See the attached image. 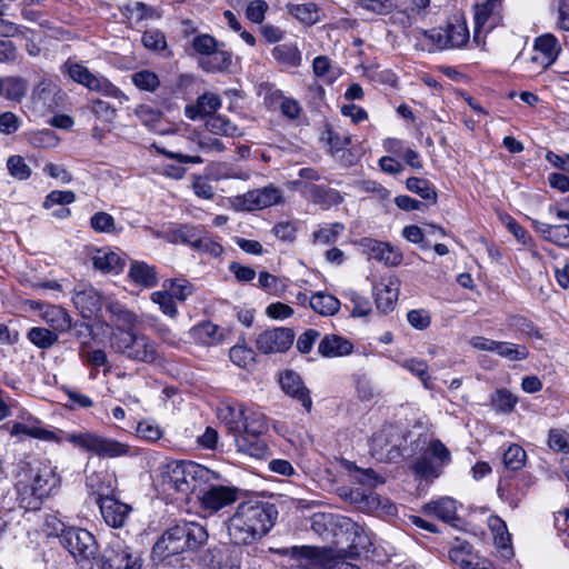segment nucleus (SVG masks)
<instances>
[{
  "label": "nucleus",
  "mask_w": 569,
  "mask_h": 569,
  "mask_svg": "<svg viewBox=\"0 0 569 569\" xmlns=\"http://www.w3.org/2000/svg\"><path fill=\"white\" fill-rule=\"evenodd\" d=\"M16 499L20 508L39 510L48 497L61 486L56 468L37 460H19L13 470Z\"/></svg>",
  "instance_id": "f257e3e1"
},
{
  "label": "nucleus",
  "mask_w": 569,
  "mask_h": 569,
  "mask_svg": "<svg viewBox=\"0 0 569 569\" xmlns=\"http://www.w3.org/2000/svg\"><path fill=\"white\" fill-rule=\"evenodd\" d=\"M11 433L19 436L24 435L43 441L61 442L63 440L72 443L74 447L93 453L100 458H118L129 453V446L116 439L100 436L90 431L63 433L60 437L52 430H48L41 426L38 420H27L17 422L11 428Z\"/></svg>",
  "instance_id": "f03ea898"
},
{
  "label": "nucleus",
  "mask_w": 569,
  "mask_h": 569,
  "mask_svg": "<svg viewBox=\"0 0 569 569\" xmlns=\"http://www.w3.org/2000/svg\"><path fill=\"white\" fill-rule=\"evenodd\" d=\"M278 511L268 502H242L229 519L228 533L234 545H249L274 526Z\"/></svg>",
  "instance_id": "7ed1b4c3"
},
{
  "label": "nucleus",
  "mask_w": 569,
  "mask_h": 569,
  "mask_svg": "<svg viewBox=\"0 0 569 569\" xmlns=\"http://www.w3.org/2000/svg\"><path fill=\"white\" fill-rule=\"evenodd\" d=\"M160 478L163 490L188 496L210 481L218 480L219 475L192 461L172 460L160 467Z\"/></svg>",
  "instance_id": "20e7f679"
},
{
  "label": "nucleus",
  "mask_w": 569,
  "mask_h": 569,
  "mask_svg": "<svg viewBox=\"0 0 569 569\" xmlns=\"http://www.w3.org/2000/svg\"><path fill=\"white\" fill-rule=\"evenodd\" d=\"M207 540L208 532L202 525L182 521L164 531L154 543L152 555L162 560L189 550H197Z\"/></svg>",
  "instance_id": "39448f33"
},
{
  "label": "nucleus",
  "mask_w": 569,
  "mask_h": 569,
  "mask_svg": "<svg viewBox=\"0 0 569 569\" xmlns=\"http://www.w3.org/2000/svg\"><path fill=\"white\" fill-rule=\"evenodd\" d=\"M416 33L422 49L429 52L460 49L470 39L467 22L461 17H455L445 27L430 30L418 29Z\"/></svg>",
  "instance_id": "423d86ee"
},
{
  "label": "nucleus",
  "mask_w": 569,
  "mask_h": 569,
  "mask_svg": "<svg viewBox=\"0 0 569 569\" xmlns=\"http://www.w3.org/2000/svg\"><path fill=\"white\" fill-rule=\"evenodd\" d=\"M110 348L129 360L153 363L159 358L157 345L147 335L124 328H113L109 337Z\"/></svg>",
  "instance_id": "0eeeda50"
},
{
  "label": "nucleus",
  "mask_w": 569,
  "mask_h": 569,
  "mask_svg": "<svg viewBox=\"0 0 569 569\" xmlns=\"http://www.w3.org/2000/svg\"><path fill=\"white\" fill-rule=\"evenodd\" d=\"M190 46L191 56L201 57L200 67L207 72L227 70L232 63V53L226 49L224 43L219 42L213 36L200 33L194 36Z\"/></svg>",
  "instance_id": "6e6552de"
},
{
  "label": "nucleus",
  "mask_w": 569,
  "mask_h": 569,
  "mask_svg": "<svg viewBox=\"0 0 569 569\" xmlns=\"http://www.w3.org/2000/svg\"><path fill=\"white\" fill-rule=\"evenodd\" d=\"M246 408L240 405H222L218 408V417L233 435L236 446L239 451L253 457L261 456L266 450L263 441L247 442V437L241 435V426L243 423Z\"/></svg>",
  "instance_id": "1a4fd4ad"
},
{
  "label": "nucleus",
  "mask_w": 569,
  "mask_h": 569,
  "mask_svg": "<svg viewBox=\"0 0 569 569\" xmlns=\"http://www.w3.org/2000/svg\"><path fill=\"white\" fill-rule=\"evenodd\" d=\"M60 541L62 546L80 561H90L98 552V545L94 536L86 529L69 527L64 528L63 523H60Z\"/></svg>",
  "instance_id": "9d476101"
},
{
  "label": "nucleus",
  "mask_w": 569,
  "mask_h": 569,
  "mask_svg": "<svg viewBox=\"0 0 569 569\" xmlns=\"http://www.w3.org/2000/svg\"><path fill=\"white\" fill-rule=\"evenodd\" d=\"M401 436L397 427L387 425L370 439V453L381 462L396 461L401 457Z\"/></svg>",
  "instance_id": "9b49d317"
},
{
  "label": "nucleus",
  "mask_w": 569,
  "mask_h": 569,
  "mask_svg": "<svg viewBox=\"0 0 569 569\" xmlns=\"http://www.w3.org/2000/svg\"><path fill=\"white\" fill-rule=\"evenodd\" d=\"M282 200L281 190L269 184L232 198L231 204L236 210L253 211L279 204Z\"/></svg>",
  "instance_id": "f8f14e48"
},
{
  "label": "nucleus",
  "mask_w": 569,
  "mask_h": 569,
  "mask_svg": "<svg viewBox=\"0 0 569 569\" xmlns=\"http://www.w3.org/2000/svg\"><path fill=\"white\" fill-rule=\"evenodd\" d=\"M140 556L123 542L116 540L103 550L99 569H141Z\"/></svg>",
  "instance_id": "ddd939ff"
},
{
  "label": "nucleus",
  "mask_w": 569,
  "mask_h": 569,
  "mask_svg": "<svg viewBox=\"0 0 569 569\" xmlns=\"http://www.w3.org/2000/svg\"><path fill=\"white\" fill-rule=\"evenodd\" d=\"M211 482L199 488L197 493L204 511L214 513L238 500L239 489L237 487L213 485Z\"/></svg>",
  "instance_id": "4468645a"
},
{
  "label": "nucleus",
  "mask_w": 569,
  "mask_h": 569,
  "mask_svg": "<svg viewBox=\"0 0 569 569\" xmlns=\"http://www.w3.org/2000/svg\"><path fill=\"white\" fill-rule=\"evenodd\" d=\"M295 332L289 328H272L260 332L256 348L263 355L286 352L293 343Z\"/></svg>",
  "instance_id": "2eb2a0df"
},
{
  "label": "nucleus",
  "mask_w": 569,
  "mask_h": 569,
  "mask_svg": "<svg viewBox=\"0 0 569 569\" xmlns=\"http://www.w3.org/2000/svg\"><path fill=\"white\" fill-rule=\"evenodd\" d=\"M501 7L502 0H486L475 7L473 40L477 43L480 41L482 30L488 32L501 22Z\"/></svg>",
  "instance_id": "dca6fc26"
},
{
  "label": "nucleus",
  "mask_w": 569,
  "mask_h": 569,
  "mask_svg": "<svg viewBox=\"0 0 569 569\" xmlns=\"http://www.w3.org/2000/svg\"><path fill=\"white\" fill-rule=\"evenodd\" d=\"M360 246L369 259L376 260L388 267H397L402 262L403 254L399 248L389 242L378 241L371 238H363Z\"/></svg>",
  "instance_id": "f3484780"
},
{
  "label": "nucleus",
  "mask_w": 569,
  "mask_h": 569,
  "mask_svg": "<svg viewBox=\"0 0 569 569\" xmlns=\"http://www.w3.org/2000/svg\"><path fill=\"white\" fill-rule=\"evenodd\" d=\"M290 555L289 569H326L327 553L315 547H292L287 551Z\"/></svg>",
  "instance_id": "a211bd4d"
},
{
  "label": "nucleus",
  "mask_w": 569,
  "mask_h": 569,
  "mask_svg": "<svg viewBox=\"0 0 569 569\" xmlns=\"http://www.w3.org/2000/svg\"><path fill=\"white\" fill-rule=\"evenodd\" d=\"M72 301L84 319H91L102 307L101 295L87 283L74 287Z\"/></svg>",
  "instance_id": "6ab92c4d"
},
{
  "label": "nucleus",
  "mask_w": 569,
  "mask_h": 569,
  "mask_svg": "<svg viewBox=\"0 0 569 569\" xmlns=\"http://www.w3.org/2000/svg\"><path fill=\"white\" fill-rule=\"evenodd\" d=\"M96 502L99 505L101 516L108 526L112 528L124 526L131 512L129 505L121 502L113 496L97 499Z\"/></svg>",
  "instance_id": "aec40b11"
},
{
  "label": "nucleus",
  "mask_w": 569,
  "mask_h": 569,
  "mask_svg": "<svg viewBox=\"0 0 569 569\" xmlns=\"http://www.w3.org/2000/svg\"><path fill=\"white\" fill-rule=\"evenodd\" d=\"M449 559L457 569H492L491 563L472 552L467 542H458L449 550Z\"/></svg>",
  "instance_id": "412c9836"
},
{
  "label": "nucleus",
  "mask_w": 569,
  "mask_h": 569,
  "mask_svg": "<svg viewBox=\"0 0 569 569\" xmlns=\"http://www.w3.org/2000/svg\"><path fill=\"white\" fill-rule=\"evenodd\" d=\"M280 386L283 392L299 401L306 411H311L312 400L310 391L297 372L292 370L284 371L280 376Z\"/></svg>",
  "instance_id": "4be33fe9"
},
{
  "label": "nucleus",
  "mask_w": 569,
  "mask_h": 569,
  "mask_svg": "<svg viewBox=\"0 0 569 569\" xmlns=\"http://www.w3.org/2000/svg\"><path fill=\"white\" fill-rule=\"evenodd\" d=\"M89 254L94 270L101 273L119 274L123 270V258L110 248H93Z\"/></svg>",
  "instance_id": "5701e85b"
},
{
  "label": "nucleus",
  "mask_w": 569,
  "mask_h": 569,
  "mask_svg": "<svg viewBox=\"0 0 569 569\" xmlns=\"http://www.w3.org/2000/svg\"><path fill=\"white\" fill-rule=\"evenodd\" d=\"M107 312L114 328H124V330H133L139 323L137 313L128 309L123 303L114 299H107L104 302Z\"/></svg>",
  "instance_id": "b1692460"
},
{
  "label": "nucleus",
  "mask_w": 569,
  "mask_h": 569,
  "mask_svg": "<svg viewBox=\"0 0 569 569\" xmlns=\"http://www.w3.org/2000/svg\"><path fill=\"white\" fill-rule=\"evenodd\" d=\"M86 485L97 499L112 496L117 488L116 476L107 470L93 471L87 476Z\"/></svg>",
  "instance_id": "393cba45"
},
{
  "label": "nucleus",
  "mask_w": 569,
  "mask_h": 569,
  "mask_svg": "<svg viewBox=\"0 0 569 569\" xmlns=\"http://www.w3.org/2000/svg\"><path fill=\"white\" fill-rule=\"evenodd\" d=\"M377 308L387 313L391 311L398 300L399 280L388 278L375 286Z\"/></svg>",
  "instance_id": "a878e982"
},
{
  "label": "nucleus",
  "mask_w": 569,
  "mask_h": 569,
  "mask_svg": "<svg viewBox=\"0 0 569 569\" xmlns=\"http://www.w3.org/2000/svg\"><path fill=\"white\" fill-rule=\"evenodd\" d=\"M268 430L266 416L252 409L246 408L241 435L247 437V442L261 441L260 436Z\"/></svg>",
  "instance_id": "bb28decb"
},
{
  "label": "nucleus",
  "mask_w": 569,
  "mask_h": 569,
  "mask_svg": "<svg viewBox=\"0 0 569 569\" xmlns=\"http://www.w3.org/2000/svg\"><path fill=\"white\" fill-rule=\"evenodd\" d=\"M301 191L309 200L326 208L337 206L343 201L339 191L325 186L305 183Z\"/></svg>",
  "instance_id": "cd10ccee"
},
{
  "label": "nucleus",
  "mask_w": 569,
  "mask_h": 569,
  "mask_svg": "<svg viewBox=\"0 0 569 569\" xmlns=\"http://www.w3.org/2000/svg\"><path fill=\"white\" fill-rule=\"evenodd\" d=\"M352 350L351 341L338 335L325 336L318 346L319 353L326 358L345 357L350 355Z\"/></svg>",
  "instance_id": "c85d7f7f"
},
{
  "label": "nucleus",
  "mask_w": 569,
  "mask_h": 569,
  "mask_svg": "<svg viewBox=\"0 0 569 569\" xmlns=\"http://www.w3.org/2000/svg\"><path fill=\"white\" fill-rule=\"evenodd\" d=\"M532 48L536 53L541 56L542 60L549 62L551 66L557 61L561 52L559 40L555 34L549 32L535 38Z\"/></svg>",
  "instance_id": "c756f323"
},
{
  "label": "nucleus",
  "mask_w": 569,
  "mask_h": 569,
  "mask_svg": "<svg viewBox=\"0 0 569 569\" xmlns=\"http://www.w3.org/2000/svg\"><path fill=\"white\" fill-rule=\"evenodd\" d=\"M120 12L130 24H138L143 20H156L160 18V14L154 8L140 1L121 6Z\"/></svg>",
  "instance_id": "7c9ffc66"
},
{
  "label": "nucleus",
  "mask_w": 569,
  "mask_h": 569,
  "mask_svg": "<svg viewBox=\"0 0 569 569\" xmlns=\"http://www.w3.org/2000/svg\"><path fill=\"white\" fill-rule=\"evenodd\" d=\"M128 276L133 283L144 288L156 287L159 280L156 267L143 261L131 262Z\"/></svg>",
  "instance_id": "2f4dec72"
},
{
  "label": "nucleus",
  "mask_w": 569,
  "mask_h": 569,
  "mask_svg": "<svg viewBox=\"0 0 569 569\" xmlns=\"http://www.w3.org/2000/svg\"><path fill=\"white\" fill-rule=\"evenodd\" d=\"M220 107V97L214 93L207 92L198 98L196 106H187L184 113L189 119L196 120L216 112Z\"/></svg>",
  "instance_id": "473e14b6"
},
{
  "label": "nucleus",
  "mask_w": 569,
  "mask_h": 569,
  "mask_svg": "<svg viewBox=\"0 0 569 569\" xmlns=\"http://www.w3.org/2000/svg\"><path fill=\"white\" fill-rule=\"evenodd\" d=\"M41 316L56 333L67 332L71 329V317L62 307L47 306Z\"/></svg>",
  "instance_id": "72a5a7b5"
},
{
  "label": "nucleus",
  "mask_w": 569,
  "mask_h": 569,
  "mask_svg": "<svg viewBox=\"0 0 569 569\" xmlns=\"http://www.w3.org/2000/svg\"><path fill=\"white\" fill-rule=\"evenodd\" d=\"M422 510L426 515L435 516L442 521L450 522L456 519L457 507L452 498L442 497L426 503Z\"/></svg>",
  "instance_id": "f704fd0d"
},
{
  "label": "nucleus",
  "mask_w": 569,
  "mask_h": 569,
  "mask_svg": "<svg viewBox=\"0 0 569 569\" xmlns=\"http://www.w3.org/2000/svg\"><path fill=\"white\" fill-rule=\"evenodd\" d=\"M526 483L521 485L520 479L515 478L511 480L500 481L497 488L499 498L510 505L511 508H517L519 502L526 496Z\"/></svg>",
  "instance_id": "c9c22d12"
},
{
  "label": "nucleus",
  "mask_w": 569,
  "mask_h": 569,
  "mask_svg": "<svg viewBox=\"0 0 569 569\" xmlns=\"http://www.w3.org/2000/svg\"><path fill=\"white\" fill-rule=\"evenodd\" d=\"M490 529L493 533L495 543L501 550L503 558H511L513 555L511 548V537L508 532L507 525L499 517H492L489 520Z\"/></svg>",
  "instance_id": "e433bc0d"
},
{
  "label": "nucleus",
  "mask_w": 569,
  "mask_h": 569,
  "mask_svg": "<svg viewBox=\"0 0 569 569\" xmlns=\"http://www.w3.org/2000/svg\"><path fill=\"white\" fill-rule=\"evenodd\" d=\"M535 227L546 240L560 247H569V224H550L535 221Z\"/></svg>",
  "instance_id": "4c0bfd02"
},
{
  "label": "nucleus",
  "mask_w": 569,
  "mask_h": 569,
  "mask_svg": "<svg viewBox=\"0 0 569 569\" xmlns=\"http://www.w3.org/2000/svg\"><path fill=\"white\" fill-rule=\"evenodd\" d=\"M206 129L208 132L214 136H223V137H240L242 136V130L231 122L227 117L217 114L210 117L206 122Z\"/></svg>",
  "instance_id": "58836bf2"
},
{
  "label": "nucleus",
  "mask_w": 569,
  "mask_h": 569,
  "mask_svg": "<svg viewBox=\"0 0 569 569\" xmlns=\"http://www.w3.org/2000/svg\"><path fill=\"white\" fill-rule=\"evenodd\" d=\"M86 88L109 98L128 100L127 96L118 87L101 74L91 73Z\"/></svg>",
  "instance_id": "ea45409f"
},
{
  "label": "nucleus",
  "mask_w": 569,
  "mask_h": 569,
  "mask_svg": "<svg viewBox=\"0 0 569 569\" xmlns=\"http://www.w3.org/2000/svg\"><path fill=\"white\" fill-rule=\"evenodd\" d=\"M309 305L313 311L321 316H333L340 309V301L335 296L323 292L312 295Z\"/></svg>",
  "instance_id": "a19ab883"
},
{
  "label": "nucleus",
  "mask_w": 569,
  "mask_h": 569,
  "mask_svg": "<svg viewBox=\"0 0 569 569\" xmlns=\"http://www.w3.org/2000/svg\"><path fill=\"white\" fill-rule=\"evenodd\" d=\"M288 11L307 26H313L321 19L320 9L313 2L288 4Z\"/></svg>",
  "instance_id": "79ce46f5"
},
{
  "label": "nucleus",
  "mask_w": 569,
  "mask_h": 569,
  "mask_svg": "<svg viewBox=\"0 0 569 569\" xmlns=\"http://www.w3.org/2000/svg\"><path fill=\"white\" fill-rule=\"evenodd\" d=\"M272 57L281 64L296 68L301 64V52L296 44L283 43L272 49Z\"/></svg>",
  "instance_id": "37998d69"
},
{
  "label": "nucleus",
  "mask_w": 569,
  "mask_h": 569,
  "mask_svg": "<svg viewBox=\"0 0 569 569\" xmlns=\"http://www.w3.org/2000/svg\"><path fill=\"white\" fill-rule=\"evenodd\" d=\"M406 187L409 191L417 193L422 199L430 200L433 203L437 202V190L427 179L418 177L408 178Z\"/></svg>",
  "instance_id": "c03bdc74"
},
{
  "label": "nucleus",
  "mask_w": 569,
  "mask_h": 569,
  "mask_svg": "<svg viewBox=\"0 0 569 569\" xmlns=\"http://www.w3.org/2000/svg\"><path fill=\"white\" fill-rule=\"evenodd\" d=\"M527 460V453L522 447L511 443L502 453V461L507 469L517 471L521 469Z\"/></svg>",
  "instance_id": "a18cd8bd"
},
{
  "label": "nucleus",
  "mask_w": 569,
  "mask_h": 569,
  "mask_svg": "<svg viewBox=\"0 0 569 569\" xmlns=\"http://www.w3.org/2000/svg\"><path fill=\"white\" fill-rule=\"evenodd\" d=\"M28 339L40 349H48L58 342V335L42 327H33L27 333Z\"/></svg>",
  "instance_id": "49530a36"
},
{
  "label": "nucleus",
  "mask_w": 569,
  "mask_h": 569,
  "mask_svg": "<svg viewBox=\"0 0 569 569\" xmlns=\"http://www.w3.org/2000/svg\"><path fill=\"white\" fill-rule=\"evenodd\" d=\"M345 231V224L341 222L329 223L320 227L312 233L313 242L320 244H331Z\"/></svg>",
  "instance_id": "de8ad7c7"
},
{
  "label": "nucleus",
  "mask_w": 569,
  "mask_h": 569,
  "mask_svg": "<svg viewBox=\"0 0 569 569\" xmlns=\"http://www.w3.org/2000/svg\"><path fill=\"white\" fill-rule=\"evenodd\" d=\"M400 365L403 369L416 376L422 382L426 389L432 388L430 383L431 377L428 372V363L425 360L410 358L403 360Z\"/></svg>",
  "instance_id": "09e8293b"
},
{
  "label": "nucleus",
  "mask_w": 569,
  "mask_h": 569,
  "mask_svg": "<svg viewBox=\"0 0 569 569\" xmlns=\"http://www.w3.org/2000/svg\"><path fill=\"white\" fill-rule=\"evenodd\" d=\"M340 526L346 528L347 531H351L353 533L351 547L357 550V552L361 550H368L371 542L363 528L348 518H343Z\"/></svg>",
  "instance_id": "8fccbe9b"
},
{
  "label": "nucleus",
  "mask_w": 569,
  "mask_h": 569,
  "mask_svg": "<svg viewBox=\"0 0 569 569\" xmlns=\"http://www.w3.org/2000/svg\"><path fill=\"white\" fill-rule=\"evenodd\" d=\"M493 352L510 361L525 360L529 352L525 346H518L512 342L497 341Z\"/></svg>",
  "instance_id": "3c124183"
},
{
  "label": "nucleus",
  "mask_w": 569,
  "mask_h": 569,
  "mask_svg": "<svg viewBox=\"0 0 569 569\" xmlns=\"http://www.w3.org/2000/svg\"><path fill=\"white\" fill-rule=\"evenodd\" d=\"M162 288L170 292L172 299L186 301L193 292L192 284L186 279H167L162 283Z\"/></svg>",
  "instance_id": "603ef678"
},
{
  "label": "nucleus",
  "mask_w": 569,
  "mask_h": 569,
  "mask_svg": "<svg viewBox=\"0 0 569 569\" xmlns=\"http://www.w3.org/2000/svg\"><path fill=\"white\" fill-rule=\"evenodd\" d=\"M547 446L557 453H569V433L560 428H552L548 432Z\"/></svg>",
  "instance_id": "864d4df0"
},
{
  "label": "nucleus",
  "mask_w": 569,
  "mask_h": 569,
  "mask_svg": "<svg viewBox=\"0 0 569 569\" xmlns=\"http://www.w3.org/2000/svg\"><path fill=\"white\" fill-rule=\"evenodd\" d=\"M7 169L9 174L17 180H27L32 174V170L24 158L18 154L10 156L7 159Z\"/></svg>",
  "instance_id": "5fc2aeb1"
},
{
  "label": "nucleus",
  "mask_w": 569,
  "mask_h": 569,
  "mask_svg": "<svg viewBox=\"0 0 569 569\" xmlns=\"http://www.w3.org/2000/svg\"><path fill=\"white\" fill-rule=\"evenodd\" d=\"M150 300L158 305L160 311L170 317L174 318L178 315V309L174 303V300L170 296V292L167 289L162 288V290H158L151 293Z\"/></svg>",
  "instance_id": "6e6d98bb"
},
{
  "label": "nucleus",
  "mask_w": 569,
  "mask_h": 569,
  "mask_svg": "<svg viewBox=\"0 0 569 569\" xmlns=\"http://www.w3.org/2000/svg\"><path fill=\"white\" fill-rule=\"evenodd\" d=\"M27 92V83L19 77H4L3 96L13 101H20Z\"/></svg>",
  "instance_id": "4d7b16f0"
},
{
  "label": "nucleus",
  "mask_w": 569,
  "mask_h": 569,
  "mask_svg": "<svg viewBox=\"0 0 569 569\" xmlns=\"http://www.w3.org/2000/svg\"><path fill=\"white\" fill-rule=\"evenodd\" d=\"M258 287L273 296H281L286 289V282L267 271L259 273Z\"/></svg>",
  "instance_id": "13d9d810"
},
{
  "label": "nucleus",
  "mask_w": 569,
  "mask_h": 569,
  "mask_svg": "<svg viewBox=\"0 0 569 569\" xmlns=\"http://www.w3.org/2000/svg\"><path fill=\"white\" fill-rule=\"evenodd\" d=\"M131 80L137 88L149 92H154L160 86L158 76L150 70L134 72L131 76Z\"/></svg>",
  "instance_id": "bf43d9fd"
},
{
  "label": "nucleus",
  "mask_w": 569,
  "mask_h": 569,
  "mask_svg": "<svg viewBox=\"0 0 569 569\" xmlns=\"http://www.w3.org/2000/svg\"><path fill=\"white\" fill-rule=\"evenodd\" d=\"M230 360L240 368H249L254 362V351L246 345H236L229 351Z\"/></svg>",
  "instance_id": "052dcab7"
},
{
  "label": "nucleus",
  "mask_w": 569,
  "mask_h": 569,
  "mask_svg": "<svg viewBox=\"0 0 569 569\" xmlns=\"http://www.w3.org/2000/svg\"><path fill=\"white\" fill-rule=\"evenodd\" d=\"M517 403V398L508 390H497L491 397V406L495 410L508 413L511 412Z\"/></svg>",
  "instance_id": "680f3d73"
},
{
  "label": "nucleus",
  "mask_w": 569,
  "mask_h": 569,
  "mask_svg": "<svg viewBox=\"0 0 569 569\" xmlns=\"http://www.w3.org/2000/svg\"><path fill=\"white\" fill-rule=\"evenodd\" d=\"M62 72L67 73L74 82L87 86L91 71L83 64L67 60L62 66Z\"/></svg>",
  "instance_id": "e2e57ef3"
},
{
  "label": "nucleus",
  "mask_w": 569,
  "mask_h": 569,
  "mask_svg": "<svg viewBox=\"0 0 569 569\" xmlns=\"http://www.w3.org/2000/svg\"><path fill=\"white\" fill-rule=\"evenodd\" d=\"M194 331L198 339L206 345H214L222 339L221 329L212 322L201 323Z\"/></svg>",
  "instance_id": "0e129e2a"
},
{
  "label": "nucleus",
  "mask_w": 569,
  "mask_h": 569,
  "mask_svg": "<svg viewBox=\"0 0 569 569\" xmlns=\"http://www.w3.org/2000/svg\"><path fill=\"white\" fill-rule=\"evenodd\" d=\"M346 298L349 300L350 306L346 305L353 317H365L371 311V303L369 300L355 291L346 293Z\"/></svg>",
  "instance_id": "69168bd1"
},
{
  "label": "nucleus",
  "mask_w": 569,
  "mask_h": 569,
  "mask_svg": "<svg viewBox=\"0 0 569 569\" xmlns=\"http://www.w3.org/2000/svg\"><path fill=\"white\" fill-rule=\"evenodd\" d=\"M137 436L143 440L154 442L162 436L163 431L160 426L153 420H142L137 426Z\"/></svg>",
  "instance_id": "338daca9"
},
{
  "label": "nucleus",
  "mask_w": 569,
  "mask_h": 569,
  "mask_svg": "<svg viewBox=\"0 0 569 569\" xmlns=\"http://www.w3.org/2000/svg\"><path fill=\"white\" fill-rule=\"evenodd\" d=\"M509 327L530 338L542 339L540 330L525 317L515 316L510 318Z\"/></svg>",
  "instance_id": "774afa93"
}]
</instances>
